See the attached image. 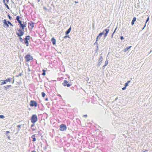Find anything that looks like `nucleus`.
<instances>
[{
    "label": "nucleus",
    "instance_id": "obj_19",
    "mask_svg": "<svg viewBox=\"0 0 152 152\" xmlns=\"http://www.w3.org/2000/svg\"><path fill=\"white\" fill-rule=\"evenodd\" d=\"M132 47L131 46H130L129 47H126L124 49V52H126L130 48H131Z\"/></svg>",
    "mask_w": 152,
    "mask_h": 152
},
{
    "label": "nucleus",
    "instance_id": "obj_31",
    "mask_svg": "<svg viewBox=\"0 0 152 152\" xmlns=\"http://www.w3.org/2000/svg\"><path fill=\"white\" fill-rule=\"evenodd\" d=\"M4 4L5 5V6H6V7L7 8V9H9V7L7 5V4L6 3Z\"/></svg>",
    "mask_w": 152,
    "mask_h": 152
},
{
    "label": "nucleus",
    "instance_id": "obj_25",
    "mask_svg": "<svg viewBox=\"0 0 152 152\" xmlns=\"http://www.w3.org/2000/svg\"><path fill=\"white\" fill-rule=\"evenodd\" d=\"M41 94H42V96L43 97H44L45 96V94L44 92H42Z\"/></svg>",
    "mask_w": 152,
    "mask_h": 152
},
{
    "label": "nucleus",
    "instance_id": "obj_59",
    "mask_svg": "<svg viewBox=\"0 0 152 152\" xmlns=\"http://www.w3.org/2000/svg\"><path fill=\"white\" fill-rule=\"evenodd\" d=\"M37 2H39L40 1V0H37Z\"/></svg>",
    "mask_w": 152,
    "mask_h": 152
},
{
    "label": "nucleus",
    "instance_id": "obj_2",
    "mask_svg": "<svg viewBox=\"0 0 152 152\" xmlns=\"http://www.w3.org/2000/svg\"><path fill=\"white\" fill-rule=\"evenodd\" d=\"M62 84L64 86H66L67 87H69L72 85L71 82L68 81L66 80H64Z\"/></svg>",
    "mask_w": 152,
    "mask_h": 152
},
{
    "label": "nucleus",
    "instance_id": "obj_60",
    "mask_svg": "<svg viewBox=\"0 0 152 152\" xmlns=\"http://www.w3.org/2000/svg\"><path fill=\"white\" fill-rule=\"evenodd\" d=\"M14 80H13V81H12V83H14Z\"/></svg>",
    "mask_w": 152,
    "mask_h": 152
},
{
    "label": "nucleus",
    "instance_id": "obj_12",
    "mask_svg": "<svg viewBox=\"0 0 152 152\" xmlns=\"http://www.w3.org/2000/svg\"><path fill=\"white\" fill-rule=\"evenodd\" d=\"M2 22L4 23V27H5L6 26L8 27H9V25L7 23V22L6 21V20H2Z\"/></svg>",
    "mask_w": 152,
    "mask_h": 152
},
{
    "label": "nucleus",
    "instance_id": "obj_48",
    "mask_svg": "<svg viewBox=\"0 0 152 152\" xmlns=\"http://www.w3.org/2000/svg\"><path fill=\"white\" fill-rule=\"evenodd\" d=\"M105 66V65H104V66H102V68H103V69H104L105 67V66Z\"/></svg>",
    "mask_w": 152,
    "mask_h": 152
},
{
    "label": "nucleus",
    "instance_id": "obj_9",
    "mask_svg": "<svg viewBox=\"0 0 152 152\" xmlns=\"http://www.w3.org/2000/svg\"><path fill=\"white\" fill-rule=\"evenodd\" d=\"M103 60V57L102 56H101L99 57L98 60V62L97 65V67H99L101 64Z\"/></svg>",
    "mask_w": 152,
    "mask_h": 152
},
{
    "label": "nucleus",
    "instance_id": "obj_36",
    "mask_svg": "<svg viewBox=\"0 0 152 152\" xmlns=\"http://www.w3.org/2000/svg\"><path fill=\"white\" fill-rule=\"evenodd\" d=\"M83 117L84 118H86L87 117V115H83Z\"/></svg>",
    "mask_w": 152,
    "mask_h": 152
},
{
    "label": "nucleus",
    "instance_id": "obj_26",
    "mask_svg": "<svg viewBox=\"0 0 152 152\" xmlns=\"http://www.w3.org/2000/svg\"><path fill=\"white\" fill-rule=\"evenodd\" d=\"M7 23H8V24H9V25H10L11 26H13V25L9 21H7Z\"/></svg>",
    "mask_w": 152,
    "mask_h": 152
},
{
    "label": "nucleus",
    "instance_id": "obj_30",
    "mask_svg": "<svg viewBox=\"0 0 152 152\" xmlns=\"http://www.w3.org/2000/svg\"><path fill=\"white\" fill-rule=\"evenodd\" d=\"M20 17L19 16H17L16 17V19L17 21H18L20 20Z\"/></svg>",
    "mask_w": 152,
    "mask_h": 152
},
{
    "label": "nucleus",
    "instance_id": "obj_28",
    "mask_svg": "<svg viewBox=\"0 0 152 152\" xmlns=\"http://www.w3.org/2000/svg\"><path fill=\"white\" fill-rule=\"evenodd\" d=\"M108 64V60H106L105 61L104 65L105 66H106Z\"/></svg>",
    "mask_w": 152,
    "mask_h": 152
},
{
    "label": "nucleus",
    "instance_id": "obj_3",
    "mask_svg": "<svg viewBox=\"0 0 152 152\" xmlns=\"http://www.w3.org/2000/svg\"><path fill=\"white\" fill-rule=\"evenodd\" d=\"M18 31H16V34L17 35L18 37H21L23 35L24 31L23 30L19 29L18 30Z\"/></svg>",
    "mask_w": 152,
    "mask_h": 152
},
{
    "label": "nucleus",
    "instance_id": "obj_37",
    "mask_svg": "<svg viewBox=\"0 0 152 152\" xmlns=\"http://www.w3.org/2000/svg\"><path fill=\"white\" fill-rule=\"evenodd\" d=\"M120 39L121 40H123V39H124V38L123 37L121 36L120 37Z\"/></svg>",
    "mask_w": 152,
    "mask_h": 152
},
{
    "label": "nucleus",
    "instance_id": "obj_10",
    "mask_svg": "<svg viewBox=\"0 0 152 152\" xmlns=\"http://www.w3.org/2000/svg\"><path fill=\"white\" fill-rule=\"evenodd\" d=\"M109 29H108V28L105 29L104 31V38H105V37L107 36V34H108L109 31Z\"/></svg>",
    "mask_w": 152,
    "mask_h": 152
},
{
    "label": "nucleus",
    "instance_id": "obj_58",
    "mask_svg": "<svg viewBox=\"0 0 152 152\" xmlns=\"http://www.w3.org/2000/svg\"><path fill=\"white\" fill-rule=\"evenodd\" d=\"M8 139H10V136H8Z\"/></svg>",
    "mask_w": 152,
    "mask_h": 152
},
{
    "label": "nucleus",
    "instance_id": "obj_15",
    "mask_svg": "<svg viewBox=\"0 0 152 152\" xmlns=\"http://www.w3.org/2000/svg\"><path fill=\"white\" fill-rule=\"evenodd\" d=\"M71 27L70 26L69 28L65 32V34L66 35H68L70 32L71 30Z\"/></svg>",
    "mask_w": 152,
    "mask_h": 152
},
{
    "label": "nucleus",
    "instance_id": "obj_23",
    "mask_svg": "<svg viewBox=\"0 0 152 152\" xmlns=\"http://www.w3.org/2000/svg\"><path fill=\"white\" fill-rule=\"evenodd\" d=\"M97 39L96 38V42L94 43V45H97V50H98V43L97 42Z\"/></svg>",
    "mask_w": 152,
    "mask_h": 152
},
{
    "label": "nucleus",
    "instance_id": "obj_22",
    "mask_svg": "<svg viewBox=\"0 0 152 152\" xmlns=\"http://www.w3.org/2000/svg\"><path fill=\"white\" fill-rule=\"evenodd\" d=\"M20 28L22 30H23V31H24L23 30V25L22 23L20 25Z\"/></svg>",
    "mask_w": 152,
    "mask_h": 152
},
{
    "label": "nucleus",
    "instance_id": "obj_8",
    "mask_svg": "<svg viewBox=\"0 0 152 152\" xmlns=\"http://www.w3.org/2000/svg\"><path fill=\"white\" fill-rule=\"evenodd\" d=\"M2 82L1 83V85L6 84L7 82H10L11 81V79L10 78H8L7 79L5 80H2Z\"/></svg>",
    "mask_w": 152,
    "mask_h": 152
},
{
    "label": "nucleus",
    "instance_id": "obj_44",
    "mask_svg": "<svg viewBox=\"0 0 152 152\" xmlns=\"http://www.w3.org/2000/svg\"><path fill=\"white\" fill-rule=\"evenodd\" d=\"M149 17H148V18L147 19L146 21H147V22H148L149 21Z\"/></svg>",
    "mask_w": 152,
    "mask_h": 152
},
{
    "label": "nucleus",
    "instance_id": "obj_56",
    "mask_svg": "<svg viewBox=\"0 0 152 152\" xmlns=\"http://www.w3.org/2000/svg\"><path fill=\"white\" fill-rule=\"evenodd\" d=\"M6 0V2H7V3H8L9 0Z\"/></svg>",
    "mask_w": 152,
    "mask_h": 152
},
{
    "label": "nucleus",
    "instance_id": "obj_35",
    "mask_svg": "<svg viewBox=\"0 0 152 152\" xmlns=\"http://www.w3.org/2000/svg\"><path fill=\"white\" fill-rule=\"evenodd\" d=\"M22 75V74L21 73H20L18 75H17L16 76L17 77H18L19 76H21Z\"/></svg>",
    "mask_w": 152,
    "mask_h": 152
},
{
    "label": "nucleus",
    "instance_id": "obj_45",
    "mask_svg": "<svg viewBox=\"0 0 152 152\" xmlns=\"http://www.w3.org/2000/svg\"><path fill=\"white\" fill-rule=\"evenodd\" d=\"M26 25H23V29H24V28L26 27Z\"/></svg>",
    "mask_w": 152,
    "mask_h": 152
},
{
    "label": "nucleus",
    "instance_id": "obj_13",
    "mask_svg": "<svg viewBox=\"0 0 152 152\" xmlns=\"http://www.w3.org/2000/svg\"><path fill=\"white\" fill-rule=\"evenodd\" d=\"M104 33V31H103L102 32L100 33L98 36L96 37L97 41L98 40V39H100L102 35H103Z\"/></svg>",
    "mask_w": 152,
    "mask_h": 152
},
{
    "label": "nucleus",
    "instance_id": "obj_40",
    "mask_svg": "<svg viewBox=\"0 0 152 152\" xmlns=\"http://www.w3.org/2000/svg\"><path fill=\"white\" fill-rule=\"evenodd\" d=\"M43 8L44 10H48V9H47V8L45 7H43Z\"/></svg>",
    "mask_w": 152,
    "mask_h": 152
},
{
    "label": "nucleus",
    "instance_id": "obj_49",
    "mask_svg": "<svg viewBox=\"0 0 152 152\" xmlns=\"http://www.w3.org/2000/svg\"><path fill=\"white\" fill-rule=\"evenodd\" d=\"M3 0V3H4V4H5L6 3H5V1H6L5 0Z\"/></svg>",
    "mask_w": 152,
    "mask_h": 152
},
{
    "label": "nucleus",
    "instance_id": "obj_34",
    "mask_svg": "<svg viewBox=\"0 0 152 152\" xmlns=\"http://www.w3.org/2000/svg\"><path fill=\"white\" fill-rule=\"evenodd\" d=\"M128 84H129L126 82L125 83L124 86H125V87H126L128 86Z\"/></svg>",
    "mask_w": 152,
    "mask_h": 152
},
{
    "label": "nucleus",
    "instance_id": "obj_46",
    "mask_svg": "<svg viewBox=\"0 0 152 152\" xmlns=\"http://www.w3.org/2000/svg\"><path fill=\"white\" fill-rule=\"evenodd\" d=\"M114 33L113 32L111 35V37L112 38H113V35H114Z\"/></svg>",
    "mask_w": 152,
    "mask_h": 152
},
{
    "label": "nucleus",
    "instance_id": "obj_6",
    "mask_svg": "<svg viewBox=\"0 0 152 152\" xmlns=\"http://www.w3.org/2000/svg\"><path fill=\"white\" fill-rule=\"evenodd\" d=\"M66 127L65 125L64 124H62L60 126V130L61 131H64L66 130Z\"/></svg>",
    "mask_w": 152,
    "mask_h": 152
},
{
    "label": "nucleus",
    "instance_id": "obj_21",
    "mask_svg": "<svg viewBox=\"0 0 152 152\" xmlns=\"http://www.w3.org/2000/svg\"><path fill=\"white\" fill-rule=\"evenodd\" d=\"M34 124H32L31 126V128L32 129V130L33 131H34L35 130V129L34 128H33V127L34 126Z\"/></svg>",
    "mask_w": 152,
    "mask_h": 152
},
{
    "label": "nucleus",
    "instance_id": "obj_42",
    "mask_svg": "<svg viewBox=\"0 0 152 152\" xmlns=\"http://www.w3.org/2000/svg\"><path fill=\"white\" fill-rule=\"evenodd\" d=\"M115 123V121H114V122H112V124H113L114 126H115V125L114 124Z\"/></svg>",
    "mask_w": 152,
    "mask_h": 152
},
{
    "label": "nucleus",
    "instance_id": "obj_38",
    "mask_svg": "<svg viewBox=\"0 0 152 152\" xmlns=\"http://www.w3.org/2000/svg\"><path fill=\"white\" fill-rule=\"evenodd\" d=\"M126 87H125V86H124V87H123L122 88V89L123 90H124L126 89Z\"/></svg>",
    "mask_w": 152,
    "mask_h": 152
},
{
    "label": "nucleus",
    "instance_id": "obj_33",
    "mask_svg": "<svg viewBox=\"0 0 152 152\" xmlns=\"http://www.w3.org/2000/svg\"><path fill=\"white\" fill-rule=\"evenodd\" d=\"M18 21V22L19 23V24L20 25L22 23L21 21L20 20Z\"/></svg>",
    "mask_w": 152,
    "mask_h": 152
},
{
    "label": "nucleus",
    "instance_id": "obj_14",
    "mask_svg": "<svg viewBox=\"0 0 152 152\" xmlns=\"http://www.w3.org/2000/svg\"><path fill=\"white\" fill-rule=\"evenodd\" d=\"M22 126V125H18L17 126V129H16V131H17V132L16 133V134H18L19 132V131L20 130V129L21 128V126Z\"/></svg>",
    "mask_w": 152,
    "mask_h": 152
},
{
    "label": "nucleus",
    "instance_id": "obj_52",
    "mask_svg": "<svg viewBox=\"0 0 152 152\" xmlns=\"http://www.w3.org/2000/svg\"><path fill=\"white\" fill-rule=\"evenodd\" d=\"M44 149L45 150H46L47 149V147H45L44 148Z\"/></svg>",
    "mask_w": 152,
    "mask_h": 152
},
{
    "label": "nucleus",
    "instance_id": "obj_55",
    "mask_svg": "<svg viewBox=\"0 0 152 152\" xmlns=\"http://www.w3.org/2000/svg\"><path fill=\"white\" fill-rule=\"evenodd\" d=\"M130 80H129V81H128L127 83H128V84L130 82Z\"/></svg>",
    "mask_w": 152,
    "mask_h": 152
},
{
    "label": "nucleus",
    "instance_id": "obj_1",
    "mask_svg": "<svg viewBox=\"0 0 152 152\" xmlns=\"http://www.w3.org/2000/svg\"><path fill=\"white\" fill-rule=\"evenodd\" d=\"M38 120L37 117L35 114L33 115L31 118V122L33 124L36 122Z\"/></svg>",
    "mask_w": 152,
    "mask_h": 152
},
{
    "label": "nucleus",
    "instance_id": "obj_18",
    "mask_svg": "<svg viewBox=\"0 0 152 152\" xmlns=\"http://www.w3.org/2000/svg\"><path fill=\"white\" fill-rule=\"evenodd\" d=\"M31 138L33 139L32 141L33 142H35L36 140V139L35 138V134H33L32 135Z\"/></svg>",
    "mask_w": 152,
    "mask_h": 152
},
{
    "label": "nucleus",
    "instance_id": "obj_11",
    "mask_svg": "<svg viewBox=\"0 0 152 152\" xmlns=\"http://www.w3.org/2000/svg\"><path fill=\"white\" fill-rule=\"evenodd\" d=\"M34 23L33 22L31 21V23H28V28H29L30 26L31 27L30 28L32 29L34 27Z\"/></svg>",
    "mask_w": 152,
    "mask_h": 152
},
{
    "label": "nucleus",
    "instance_id": "obj_4",
    "mask_svg": "<svg viewBox=\"0 0 152 152\" xmlns=\"http://www.w3.org/2000/svg\"><path fill=\"white\" fill-rule=\"evenodd\" d=\"M30 36H26L24 39L23 42L25 44L26 46H28L29 45L28 40H30Z\"/></svg>",
    "mask_w": 152,
    "mask_h": 152
},
{
    "label": "nucleus",
    "instance_id": "obj_64",
    "mask_svg": "<svg viewBox=\"0 0 152 152\" xmlns=\"http://www.w3.org/2000/svg\"><path fill=\"white\" fill-rule=\"evenodd\" d=\"M117 99H118V98H116L115 99V100H116Z\"/></svg>",
    "mask_w": 152,
    "mask_h": 152
},
{
    "label": "nucleus",
    "instance_id": "obj_54",
    "mask_svg": "<svg viewBox=\"0 0 152 152\" xmlns=\"http://www.w3.org/2000/svg\"><path fill=\"white\" fill-rule=\"evenodd\" d=\"M48 100V98H46L45 99V101H47Z\"/></svg>",
    "mask_w": 152,
    "mask_h": 152
},
{
    "label": "nucleus",
    "instance_id": "obj_17",
    "mask_svg": "<svg viewBox=\"0 0 152 152\" xmlns=\"http://www.w3.org/2000/svg\"><path fill=\"white\" fill-rule=\"evenodd\" d=\"M136 20V18L135 17H134L133 18L132 20V23H131V24L132 25H133L134 24V22Z\"/></svg>",
    "mask_w": 152,
    "mask_h": 152
},
{
    "label": "nucleus",
    "instance_id": "obj_16",
    "mask_svg": "<svg viewBox=\"0 0 152 152\" xmlns=\"http://www.w3.org/2000/svg\"><path fill=\"white\" fill-rule=\"evenodd\" d=\"M51 41L52 43V44L53 45H55L56 43V40L54 37H52L51 39Z\"/></svg>",
    "mask_w": 152,
    "mask_h": 152
},
{
    "label": "nucleus",
    "instance_id": "obj_5",
    "mask_svg": "<svg viewBox=\"0 0 152 152\" xmlns=\"http://www.w3.org/2000/svg\"><path fill=\"white\" fill-rule=\"evenodd\" d=\"M37 102L34 100H31L30 102V105L31 107L34 106L36 107L37 106Z\"/></svg>",
    "mask_w": 152,
    "mask_h": 152
},
{
    "label": "nucleus",
    "instance_id": "obj_27",
    "mask_svg": "<svg viewBox=\"0 0 152 152\" xmlns=\"http://www.w3.org/2000/svg\"><path fill=\"white\" fill-rule=\"evenodd\" d=\"M67 37H68V38H70V37H69V35H66V36H65L64 37V39H66V38Z\"/></svg>",
    "mask_w": 152,
    "mask_h": 152
},
{
    "label": "nucleus",
    "instance_id": "obj_63",
    "mask_svg": "<svg viewBox=\"0 0 152 152\" xmlns=\"http://www.w3.org/2000/svg\"><path fill=\"white\" fill-rule=\"evenodd\" d=\"M147 22H147V21H145V25H146V23H147Z\"/></svg>",
    "mask_w": 152,
    "mask_h": 152
},
{
    "label": "nucleus",
    "instance_id": "obj_7",
    "mask_svg": "<svg viewBox=\"0 0 152 152\" xmlns=\"http://www.w3.org/2000/svg\"><path fill=\"white\" fill-rule=\"evenodd\" d=\"M26 61H30L33 59V57L29 54L27 55L25 57Z\"/></svg>",
    "mask_w": 152,
    "mask_h": 152
},
{
    "label": "nucleus",
    "instance_id": "obj_32",
    "mask_svg": "<svg viewBox=\"0 0 152 152\" xmlns=\"http://www.w3.org/2000/svg\"><path fill=\"white\" fill-rule=\"evenodd\" d=\"M8 16L9 18V19L10 20H11L12 19V17L10 16V15H8Z\"/></svg>",
    "mask_w": 152,
    "mask_h": 152
},
{
    "label": "nucleus",
    "instance_id": "obj_53",
    "mask_svg": "<svg viewBox=\"0 0 152 152\" xmlns=\"http://www.w3.org/2000/svg\"><path fill=\"white\" fill-rule=\"evenodd\" d=\"M46 71V70H44V69H43L42 70L43 72H45Z\"/></svg>",
    "mask_w": 152,
    "mask_h": 152
},
{
    "label": "nucleus",
    "instance_id": "obj_47",
    "mask_svg": "<svg viewBox=\"0 0 152 152\" xmlns=\"http://www.w3.org/2000/svg\"><path fill=\"white\" fill-rule=\"evenodd\" d=\"M10 132L9 131H7L6 132V134H7L9 133H10Z\"/></svg>",
    "mask_w": 152,
    "mask_h": 152
},
{
    "label": "nucleus",
    "instance_id": "obj_50",
    "mask_svg": "<svg viewBox=\"0 0 152 152\" xmlns=\"http://www.w3.org/2000/svg\"><path fill=\"white\" fill-rule=\"evenodd\" d=\"M74 87H72L71 88V89H72V90H74Z\"/></svg>",
    "mask_w": 152,
    "mask_h": 152
},
{
    "label": "nucleus",
    "instance_id": "obj_62",
    "mask_svg": "<svg viewBox=\"0 0 152 152\" xmlns=\"http://www.w3.org/2000/svg\"><path fill=\"white\" fill-rule=\"evenodd\" d=\"M75 3H78V2H77V1H75Z\"/></svg>",
    "mask_w": 152,
    "mask_h": 152
},
{
    "label": "nucleus",
    "instance_id": "obj_39",
    "mask_svg": "<svg viewBox=\"0 0 152 152\" xmlns=\"http://www.w3.org/2000/svg\"><path fill=\"white\" fill-rule=\"evenodd\" d=\"M42 75L43 76H45V72H43V73L42 74Z\"/></svg>",
    "mask_w": 152,
    "mask_h": 152
},
{
    "label": "nucleus",
    "instance_id": "obj_43",
    "mask_svg": "<svg viewBox=\"0 0 152 152\" xmlns=\"http://www.w3.org/2000/svg\"><path fill=\"white\" fill-rule=\"evenodd\" d=\"M117 28H118V27H117V26L116 27V28H115V30H114V31L113 32H114V33H115V31H116V29H117Z\"/></svg>",
    "mask_w": 152,
    "mask_h": 152
},
{
    "label": "nucleus",
    "instance_id": "obj_29",
    "mask_svg": "<svg viewBox=\"0 0 152 152\" xmlns=\"http://www.w3.org/2000/svg\"><path fill=\"white\" fill-rule=\"evenodd\" d=\"M5 118V116L3 115H0V118L1 119H3Z\"/></svg>",
    "mask_w": 152,
    "mask_h": 152
},
{
    "label": "nucleus",
    "instance_id": "obj_51",
    "mask_svg": "<svg viewBox=\"0 0 152 152\" xmlns=\"http://www.w3.org/2000/svg\"><path fill=\"white\" fill-rule=\"evenodd\" d=\"M145 26H146L145 24V25H144V27H143V28H142V30H143V29L144 28H145Z\"/></svg>",
    "mask_w": 152,
    "mask_h": 152
},
{
    "label": "nucleus",
    "instance_id": "obj_41",
    "mask_svg": "<svg viewBox=\"0 0 152 152\" xmlns=\"http://www.w3.org/2000/svg\"><path fill=\"white\" fill-rule=\"evenodd\" d=\"M23 25H26L27 24V23H26V22H23V23H22Z\"/></svg>",
    "mask_w": 152,
    "mask_h": 152
},
{
    "label": "nucleus",
    "instance_id": "obj_24",
    "mask_svg": "<svg viewBox=\"0 0 152 152\" xmlns=\"http://www.w3.org/2000/svg\"><path fill=\"white\" fill-rule=\"evenodd\" d=\"M20 41L22 42H23L24 39H23L21 37H19Z\"/></svg>",
    "mask_w": 152,
    "mask_h": 152
},
{
    "label": "nucleus",
    "instance_id": "obj_61",
    "mask_svg": "<svg viewBox=\"0 0 152 152\" xmlns=\"http://www.w3.org/2000/svg\"><path fill=\"white\" fill-rule=\"evenodd\" d=\"M148 150H145V151H144L143 152H146Z\"/></svg>",
    "mask_w": 152,
    "mask_h": 152
},
{
    "label": "nucleus",
    "instance_id": "obj_20",
    "mask_svg": "<svg viewBox=\"0 0 152 152\" xmlns=\"http://www.w3.org/2000/svg\"><path fill=\"white\" fill-rule=\"evenodd\" d=\"M11 86V85H7L6 86L4 87V90H7L8 88L10 87Z\"/></svg>",
    "mask_w": 152,
    "mask_h": 152
},
{
    "label": "nucleus",
    "instance_id": "obj_57",
    "mask_svg": "<svg viewBox=\"0 0 152 152\" xmlns=\"http://www.w3.org/2000/svg\"><path fill=\"white\" fill-rule=\"evenodd\" d=\"M31 152H36V151H34H34H31Z\"/></svg>",
    "mask_w": 152,
    "mask_h": 152
}]
</instances>
